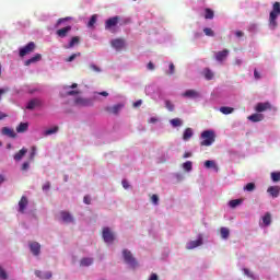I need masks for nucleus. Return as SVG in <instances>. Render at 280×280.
Instances as JSON below:
<instances>
[{
  "mask_svg": "<svg viewBox=\"0 0 280 280\" xmlns=\"http://www.w3.org/2000/svg\"><path fill=\"white\" fill-rule=\"evenodd\" d=\"M122 257H124L125 264H128V266H131V268H137L138 266L137 259H135V256H132V253L130 250L124 249Z\"/></svg>",
  "mask_w": 280,
  "mask_h": 280,
  "instance_id": "obj_4",
  "label": "nucleus"
},
{
  "mask_svg": "<svg viewBox=\"0 0 280 280\" xmlns=\"http://www.w3.org/2000/svg\"><path fill=\"white\" fill-rule=\"evenodd\" d=\"M96 23H97V15H92L88 23V26L93 27Z\"/></svg>",
  "mask_w": 280,
  "mask_h": 280,
  "instance_id": "obj_39",
  "label": "nucleus"
},
{
  "mask_svg": "<svg viewBox=\"0 0 280 280\" xmlns=\"http://www.w3.org/2000/svg\"><path fill=\"white\" fill-rule=\"evenodd\" d=\"M83 202H84L85 205H91V197H90V196H84Z\"/></svg>",
  "mask_w": 280,
  "mask_h": 280,
  "instance_id": "obj_50",
  "label": "nucleus"
},
{
  "mask_svg": "<svg viewBox=\"0 0 280 280\" xmlns=\"http://www.w3.org/2000/svg\"><path fill=\"white\" fill-rule=\"evenodd\" d=\"M38 104H39L38 100H32L27 103L26 108L28 110H34L36 106H38Z\"/></svg>",
  "mask_w": 280,
  "mask_h": 280,
  "instance_id": "obj_30",
  "label": "nucleus"
},
{
  "mask_svg": "<svg viewBox=\"0 0 280 280\" xmlns=\"http://www.w3.org/2000/svg\"><path fill=\"white\" fill-rule=\"evenodd\" d=\"M271 223H272V215L270 214V212H267L262 217V224L264 226H270Z\"/></svg>",
  "mask_w": 280,
  "mask_h": 280,
  "instance_id": "obj_25",
  "label": "nucleus"
},
{
  "mask_svg": "<svg viewBox=\"0 0 280 280\" xmlns=\"http://www.w3.org/2000/svg\"><path fill=\"white\" fill-rule=\"evenodd\" d=\"M2 135L5 137H10V139H16V132H14V129H11L9 127L2 128Z\"/></svg>",
  "mask_w": 280,
  "mask_h": 280,
  "instance_id": "obj_19",
  "label": "nucleus"
},
{
  "mask_svg": "<svg viewBox=\"0 0 280 280\" xmlns=\"http://www.w3.org/2000/svg\"><path fill=\"white\" fill-rule=\"evenodd\" d=\"M28 129H30L28 122H20V125L16 127V132L19 133L27 132Z\"/></svg>",
  "mask_w": 280,
  "mask_h": 280,
  "instance_id": "obj_24",
  "label": "nucleus"
},
{
  "mask_svg": "<svg viewBox=\"0 0 280 280\" xmlns=\"http://www.w3.org/2000/svg\"><path fill=\"white\" fill-rule=\"evenodd\" d=\"M110 45L116 51H121L126 47V40L121 38H116L110 42Z\"/></svg>",
  "mask_w": 280,
  "mask_h": 280,
  "instance_id": "obj_8",
  "label": "nucleus"
},
{
  "mask_svg": "<svg viewBox=\"0 0 280 280\" xmlns=\"http://www.w3.org/2000/svg\"><path fill=\"white\" fill-rule=\"evenodd\" d=\"M215 16V13L213 12V10L206 8L205 9V19L207 20H211Z\"/></svg>",
  "mask_w": 280,
  "mask_h": 280,
  "instance_id": "obj_31",
  "label": "nucleus"
},
{
  "mask_svg": "<svg viewBox=\"0 0 280 280\" xmlns=\"http://www.w3.org/2000/svg\"><path fill=\"white\" fill-rule=\"evenodd\" d=\"M60 215H61L62 222H65L66 224H71V222H74L73 215H71L67 211H61Z\"/></svg>",
  "mask_w": 280,
  "mask_h": 280,
  "instance_id": "obj_15",
  "label": "nucleus"
},
{
  "mask_svg": "<svg viewBox=\"0 0 280 280\" xmlns=\"http://www.w3.org/2000/svg\"><path fill=\"white\" fill-rule=\"evenodd\" d=\"M267 194L271 195L272 198H279L280 187L279 186H270L267 189Z\"/></svg>",
  "mask_w": 280,
  "mask_h": 280,
  "instance_id": "obj_17",
  "label": "nucleus"
},
{
  "mask_svg": "<svg viewBox=\"0 0 280 280\" xmlns=\"http://www.w3.org/2000/svg\"><path fill=\"white\" fill-rule=\"evenodd\" d=\"M213 71H211V69L206 68L203 70V77L206 78V80H213Z\"/></svg>",
  "mask_w": 280,
  "mask_h": 280,
  "instance_id": "obj_32",
  "label": "nucleus"
},
{
  "mask_svg": "<svg viewBox=\"0 0 280 280\" xmlns=\"http://www.w3.org/2000/svg\"><path fill=\"white\" fill-rule=\"evenodd\" d=\"M93 264V258L81 259V266H91Z\"/></svg>",
  "mask_w": 280,
  "mask_h": 280,
  "instance_id": "obj_38",
  "label": "nucleus"
},
{
  "mask_svg": "<svg viewBox=\"0 0 280 280\" xmlns=\"http://www.w3.org/2000/svg\"><path fill=\"white\" fill-rule=\"evenodd\" d=\"M235 36H237V38H242V36H244V32H242V31H236V32H235Z\"/></svg>",
  "mask_w": 280,
  "mask_h": 280,
  "instance_id": "obj_55",
  "label": "nucleus"
},
{
  "mask_svg": "<svg viewBox=\"0 0 280 280\" xmlns=\"http://www.w3.org/2000/svg\"><path fill=\"white\" fill-rule=\"evenodd\" d=\"M147 67L150 71H154V63H152V61H150Z\"/></svg>",
  "mask_w": 280,
  "mask_h": 280,
  "instance_id": "obj_54",
  "label": "nucleus"
},
{
  "mask_svg": "<svg viewBox=\"0 0 280 280\" xmlns=\"http://www.w3.org/2000/svg\"><path fill=\"white\" fill-rule=\"evenodd\" d=\"M69 32H71V26H66L57 30L56 34L59 38H67V36H69Z\"/></svg>",
  "mask_w": 280,
  "mask_h": 280,
  "instance_id": "obj_13",
  "label": "nucleus"
},
{
  "mask_svg": "<svg viewBox=\"0 0 280 280\" xmlns=\"http://www.w3.org/2000/svg\"><path fill=\"white\" fill-rule=\"evenodd\" d=\"M2 183H5V177H4L3 175H0V185H1Z\"/></svg>",
  "mask_w": 280,
  "mask_h": 280,
  "instance_id": "obj_64",
  "label": "nucleus"
},
{
  "mask_svg": "<svg viewBox=\"0 0 280 280\" xmlns=\"http://www.w3.org/2000/svg\"><path fill=\"white\" fill-rule=\"evenodd\" d=\"M82 56V52H74L70 57L66 58V62H73L77 58H80Z\"/></svg>",
  "mask_w": 280,
  "mask_h": 280,
  "instance_id": "obj_34",
  "label": "nucleus"
},
{
  "mask_svg": "<svg viewBox=\"0 0 280 280\" xmlns=\"http://www.w3.org/2000/svg\"><path fill=\"white\" fill-rule=\"evenodd\" d=\"M34 156H36V147H32L31 149V155H30L31 161H34Z\"/></svg>",
  "mask_w": 280,
  "mask_h": 280,
  "instance_id": "obj_46",
  "label": "nucleus"
},
{
  "mask_svg": "<svg viewBox=\"0 0 280 280\" xmlns=\"http://www.w3.org/2000/svg\"><path fill=\"white\" fill-rule=\"evenodd\" d=\"M31 253L35 256L40 255V244L38 242H33L30 244Z\"/></svg>",
  "mask_w": 280,
  "mask_h": 280,
  "instance_id": "obj_18",
  "label": "nucleus"
},
{
  "mask_svg": "<svg viewBox=\"0 0 280 280\" xmlns=\"http://www.w3.org/2000/svg\"><path fill=\"white\" fill-rule=\"evenodd\" d=\"M142 102L141 101H137L133 103V107L137 108L139 106H141Z\"/></svg>",
  "mask_w": 280,
  "mask_h": 280,
  "instance_id": "obj_60",
  "label": "nucleus"
},
{
  "mask_svg": "<svg viewBox=\"0 0 280 280\" xmlns=\"http://www.w3.org/2000/svg\"><path fill=\"white\" fill-rule=\"evenodd\" d=\"M200 145L205 148H209L215 143V132L213 130H205L200 135Z\"/></svg>",
  "mask_w": 280,
  "mask_h": 280,
  "instance_id": "obj_2",
  "label": "nucleus"
},
{
  "mask_svg": "<svg viewBox=\"0 0 280 280\" xmlns=\"http://www.w3.org/2000/svg\"><path fill=\"white\" fill-rule=\"evenodd\" d=\"M170 124L173 126V128H178L183 126V120L180 118H173L170 120Z\"/></svg>",
  "mask_w": 280,
  "mask_h": 280,
  "instance_id": "obj_28",
  "label": "nucleus"
},
{
  "mask_svg": "<svg viewBox=\"0 0 280 280\" xmlns=\"http://www.w3.org/2000/svg\"><path fill=\"white\" fill-rule=\"evenodd\" d=\"M183 167H184L185 172H191V170H192V163H191V161L185 162V163L183 164Z\"/></svg>",
  "mask_w": 280,
  "mask_h": 280,
  "instance_id": "obj_37",
  "label": "nucleus"
},
{
  "mask_svg": "<svg viewBox=\"0 0 280 280\" xmlns=\"http://www.w3.org/2000/svg\"><path fill=\"white\" fill-rule=\"evenodd\" d=\"M40 60H43V55L36 54L34 57L25 61V67H30V65H34L36 62H40Z\"/></svg>",
  "mask_w": 280,
  "mask_h": 280,
  "instance_id": "obj_16",
  "label": "nucleus"
},
{
  "mask_svg": "<svg viewBox=\"0 0 280 280\" xmlns=\"http://www.w3.org/2000/svg\"><path fill=\"white\" fill-rule=\"evenodd\" d=\"M231 209H235V207H240L242 205V199H233L229 202Z\"/></svg>",
  "mask_w": 280,
  "mask_h": 280,
  "instance_id": "obj_35",
  "label": "nucleus"
},
{
  "mask_svg": "<svg viewBox=\"0 0 280 280\" xmlns=\"http://www.w3.org/2000/svg\"><path fill=\"white\" fill-rule=\"evenodd\" d=\"M27 205H30V200L27 199V197L22 196L19 201V212L25 213V210L27 209Z\"/></svg>",
  "mask_w": 280,
  "mask_h": 280,
  "instance_id": "obj_11",
  "label": "nucleus"
},
{
  "mask_svg": "<svg viewBox=\"0 0 280 280\" xmlns=\"http://www.w3.org/2000/svg\"><path fill=\"white\" fill-rule=\"evenodd\" d=\"M58 130H59L58 126H55L50 129H47V130L44 131V137H49L51 135H56V132H58Z\"/></svg>",
  "mask_w": 280,
  "mask_h": 280,
  "instance_id": "obj_27",
  "label": "nucleus"
},
{
  "mask_svg": "<svg viewBox=\"0 0 280 280\" xmlns=\"http://www.w3.org/2000/svg\"><path fill=\"white\" fill-rule=\"evenodd\" d=\"M43 191H49V189H51V184L49 182H46L43 187H42Z\"/></svg>",
  "mask_w": 280,
  "mask_h": 280,
  "instance_id": "obj_45",
  "label": "nucleus"
},
{
  "mask_svg": "<svg viewBox=\"0 0 280 280\" xmlns=\"http://www.w3.org/2000/svg\"><path fill=\"white\" fill-rule=\"evenodd\" d=\"M245 191H255V183H248L245 187H244Z\"/></svg>",
  "mask_w": 280,
  "mask_h": 280,
  "instance_id": "obj_40",
  "label": "nucleus"
},
{
  "mask_svg": "<svg viewBox=\"0 0 280 280\" xmlns=\"http://www.w3.org/2000/svg\"><path fill=\"white\" fill-rule=\"evenodd\" d=\"M90 69H91V71H95V73H100L102 71V69H100V67H97L96 65H93V63L90 65Z\"/></svg>",
  "mask_w": 280,
  "mask_h": 280,
  "instance_id": "obj_44",
  "label": "nucleus"
},
{
  "mask_svg": "<svg viewBox=\"0 0 280 280\" xmlns=\"http://www.w3.org/2000/svg\"><path fill=\"white\" fill-rule=\"evenodd\" d=\"M233 110H235L233 107H220V113H222L223 115H231V113H233Z\"/></svg>",
  "mask_w": 280,
  "mask_h": 280,
  "instance_id": "obj_33",
  "label": "nucleus"
},
{
  "mask_svg": "<svg viewBox=\"0 0 280 280\" xmlns=\"http://www.w3.org/2000/svg\"><path fill=\"white\" fill-rule=\"evenodd\" d=\"M44 279H51V272H46Z\"/></svg>",
  "mask_w": 280,
  "mask_h": 280,
  "instance_id": "obj_62",
  "label": "nucleus"
},
{
  "mask_svg": "<svg viewBox=\"0 0 280 280\" xmlns=\"http://www.w3.org/2000/svg\"><path fill=\"white\" fill-rule=\"evenodd\" d=\"M149 280H159V276L156 273H152Z\"/></svg>",
  "mask_w": 280,
  "mask_h": 280,
  "instance_id": "obj_57",
  "label": "nucleus"
},
{
  "mask_svg": "<svg viewBox=\"0 0 280 280\" xmlns=\"http://www.w3.org/2000/svg\"><path fill=\"white\" fill-rule=\"evenodd\" d=\"M247 119H249V121H253L254 124H257V121H264V116L262 114H258L257 112L256 114L248 116Z\"/></svg>",
  "mask_w": 280,
  "mask_h": 280,
  "instance_id": "obj_20",
  "label": "nucleus"
},
{
  "mask_svg": "<svg viewBox=\"0 0 280 280\" xmlns=\"http://www.w3.org/2000/svg\"><path fill=\"white\" fill-rule=\"evenodd\" d=\"M280 16V2H275L272 4V10L269 13V27L270 30H277L279 27V23L277 19Z\"/></svg>",
  "mask_w": 280,
  "mask_h": 280,
  "instance_id": "obj_1",
  "label": "nucleus"
},
{
  "mask_svg": "<svg viewBox=\"0 0 280 280\" xmlns=\"http://www.w3.org/2000/svg\"><path fill=\"white\" fill-rule=\"evenodd\" d=\"M74 45H80V36H74L70 39L69 44L65 47L66 49H73Z\"/></svg>",
  "mask_w": 280,
  "mask_h": 280,
  "instance_id": "obj_22",
  "label": "nucleus"
},
{
  "mask_svg": "<svg viewBox=\"0 0 280 280\" xmlns=\"http://www.w3.org/2000/svg\"><path fill=\"white\" fill-rule=\"evenodd\" d=\"M151 201H152L154 205H159V195H152Z\"/></svg>",
  "mask_w": 280,
  "mask_h": 280,
  "instance_id": "obj_47",
  "label": "nucleus"
},
{
  "mask_svg": "<svg viewBox=\"0 0 280 280\" xmlns=\"http://www.w3.org/2000/svg\"><path fill=\"white\" fill-rule=\"evenodd\" d=\"M70 20H71V18L59 19V20L57 21V25H60V23H65V21H70Z\"/></svg>",
  "mask_w": 280,
  "mask_h": 280,
  "instance_id": "obj_51",
  "label": "nucleus"
},
{
  "mask_svg": "<svg viewBox=\"0 0 280 280\" xmlns=\"http://www.w3.org/2000/svg\"><path fill=\"white\" fill-rule=\"evenodd\" d=\"M203 33L206 34V36H215V33L210 27L203 28Z\"/></svg>",
  "mask_w": 280,
  "mask_h": 280,
  "instance_id": "obj_41",
  "label": "nucleus"
},
{
  "mask_svg": "<svg viewBox=\"0 0 280 280\" xmlns=\"http://www.w3.org/2000/svg\"><path fill=\"white\" fill-rule=\"evenodd\" d=\"M254 78L256 80H259V78H261V75L259 74V71H257V69L254 70Z\"/></svg>",
  "mask_w": 280,
  "mask_h": 280,
  "instance_id": "obj_53",
  "label": "nucleus"
},
{
  "mask_svg": "<svg viewBox=\"0 0 280 280\" xmlns=\"http://www.w3.org/2000/svg\"><path fill=\"white\" fill-rule=\"evenodd\" d=\"M205 167L207 168V170H213L214 172H218V164H215V161H213V160H207L206 162H205Z\"/></svg>",
  "mask_w": 280,
  "mask_h": 280,
  "instance_id": "obj_21",
  "label": "nucleus"
},
{
  "mask_svg": "<svg viewBox=\"0 0 280 280\" xmlns=\"http://www.w3.org/2000/svg\"><path fill=\"white\" fill-rule=\"evenodd\" d=\"M198 246H202V237H199L197 241H190L187 243V250H194V248H198Z\"/></svg>",
  "mask_w": 280,
  "mask_h": 280,
  "instance_id": "obj_12",
  "label": "nucleus"
},
{
  "mask_svg": "<svg viewBox=\"0 0 280 280\" xmlns=\"http://www.w3.org/2000/svg\"><path fill=\"white\" fill-rule=\"evenodd\" d=\"M100 95H102L103 97H108V92H100Z\"/></svg>",
  "mask_w": 280,
  "mask_h": 280,
  "instance_id": "obj_63",
  "label": "nucleus"
},
{
  "mask_svg": "<svg viewBox=\"0 0 280 280\" xmlns=\"http://www.w3.org/2000/svg\"><path fill=\"white\" fill-rule=\"evenodd\" d=\"M0 279H8V273L5 272V270H3V267L0 266Z\"/></svg>",
  "mask_w": 280,
  "mask_h": 280,
  "instance_id": "obj_43",
  "label": "nucleus"
},
{
  "mask_svg": "<svg viewBox=\"0 0 280 280\" xmlns=\"http://www.w3.org/2000/svg\"><path fill=\"white\" fill-rule=\"evenodd\" d=\"M5 117H8V114L0 112V121L1 119H5Z\"/></svg>",
  "mask_w": 280,
  "mask_h": 280,
  "instance_id": "obj_59",
  "label": "nucleus"
},
{
  "mask_svg": "<svg viewBox=\"0 0 280 280\" xmlns=\"http://www.w3.org/2000/svg\"><path fill=\"white\" fill-rule=\"evenodd\" d=\"M191 137H194V129L186 128L184 130V133H183V140L184 141H189V139H191Z\"/></svg>",
  "mask_w": 280,
  "mask_h": 280,
  "instance_id": "obj_23",
  "label": "nucleus"
},
{
  "mask_svg": "<svg viewBox=\"0 0 280 280\" xmlns=\"http://www.w3.org/2000/svg\"><path fill=\"white\" fill-rule=\"evenodd\" d=\"M8 89H0V100H1V95H5V93H8Z\"/></svg>",
  "mask_w": 280,
  "mask_h": 280,
  "instance_id": "obj_58",
  "label": "nucleus"
},
{
  "mask_svg": "<svg viewBox=\"0 0 280 280\" xmlns=\"http://www.w3.org/2000/svg\"><path fill=\"white\" fill-rule=\"evenodd\" d=\"M220 233L223 240H229V235H231L229 228H221Z\"/></svg>",
  "mask_w": 280,
  "mask_h": 280,
  "instance_id": "obj_29",
  "label": "nucleus"
},
{
  "mask_svg": "<svg viewBox=\"0 0 280 280\" xmlns=\"http://www.w3.org/2000/svg\"><path fill=\"white\" fill-rule=\"evenodd\" d=\"M36 49V44L34 42H30L26 46L20 48V58H25L28 54H32Z\"/></svg>",
  "mask_w": 280,
  "mask_h": 280,
  "instance_id": "obj_6",
  "label": "nucleus"
},
{
  "mask_svg": "<svg viewBox=\"0 0 280 280\" xmlns=\"http://www.w3.org/2000/svg\"><path fill=\"white\" fill-rule=\"evenodd\" d=\"M168 69H170V74H171V75H174V72H175V69H176V67L174 66V63H170Z\"/></svg>",
  "mask_w": 280,
  "mask_h": 280,
  "instance_id": "obj_48",
  "label": "nucleus"
},
{
  "mask_svg": "<svg viewBox=\"0 0 280 280\" xmlns=\"http://www.w3.org/2000/svg\"><path fill=\"white\" fill-rule=\"evenodd\" d=\"M165 106L167 110H170L171 113H174V105L172 104L171 101H165Z\"/></svg>",
  "mask_w": 280,
  "mask_h": 280,
  "instance_id": "obj_42",
  "label": "nucleus"
},
{
  "mask_svg": "<svg viewBox=\"0 0 280 280\" xmlns=\"http://www.w3.org/2000/svg\"><path fill=\"white\" fill-rule=\"evenodd\" d=\"M121 18L119 15L112 16L105 21V30L112 34L117 33V25H119Z\"/></svg>",
  "mask_w": 280,
  "mask_h": 280,
  "instance_id": "obj_3",
  "label": "nucleus"
},
{
  "mask_svg": "<svg viewBox=\"0 0 280 280\" xmlns=\"http://www.w3.org/2000/svg\"><path fill=\"white\" fill-rule=\"evenodd\" d=\"M271 180L273 183H279V180H280V172H272L271 173Z\"/></svg>",
  "mask_w": 280,
  "mask_h": 280,
  "instance_id": "obj_36",
  "label": "nucleus"
},
{
  "mask_svg": "<svg viewBox=\"0 0 280 280\" xmlns=\"http://www.w3.org/2000/svg\"><path fill=\"white\" fill-rule=\"evenodd\" d=\"M122 187H124V189H128V187H130V184H128V180H126V179H122Z\"/></svg>",
  "mask_w": 280,
  "mask_h": 280,
  "instance_id": "obj_52",
  "label": "nucleus"
},
{
  "mask_svg": "<svg viewBox=\"0 0 280 280\" xmlns=\"http://www.w3.org/2000/svg\"><path fill=\"white\" fill-rule=\"evenodd\" d=\"M228 57H229V49H223L215 54V60H218V62H222L226 60Z\"/></svg>",
  "mask_w": 280,
  "mask_h": 280,
  "instance_id": "obj_14",
  "label": "nucleus"
},
{
  "mask_svg": "<svg viewBox=\"0 0 280 280\" xmlns=\"http://www.w3.org/2000/svg\"><path fill=\"white\" fill-rule=\"evenodd\" d=\"M182 97H186L187 100H198V97H200V92L196 90H187L182 94Z\"/></svg>",
  "mask_w": 280,
  "mask_h": 280,
  "instance_id": "obj_10",
  "label": "nucleus"
},
{
  "mask_svg": "<svg viewBox=\"0 0 280 280\" xmlns=\"http://www.w3.org/2000/svg\"><path fill=\"white\" fill-rule=\"evenodd\" d=\"M79 93L80 92L72 90V91L67 92V95H78Z\"/></svg>",
  "mask_w": 280,
  "mask_h": 280,
  "instance_id": "obj_56",
  "label": "nucleus"
},
{
  "mask_svg": "<svg viewBox=\"0 0 280 280\" xmlns=\"http://www.w3.org/2000/svg\"><path fill=\"white\" fill-rule=\"evenodd\" d=\"M256 113H266V110L277 112V107L272 106L270 102L257 103L255 106Z\"/></svg>",
  "mask_w": 280,
  "mask_h": 280,
  "instance_id": "obj_5",
  "label": "nucleus"
},
{
  "mask_svg": "<svg viewBox=\"0 0 280 280\" xmlns=\"http://www.w3.org/2000/svg\"><path fill=\"white\" fill-rule=\"evenodd\" d=\"M121 108H124V104L119 103V104H116L114 106L105 107V110L109 115H119V110H121Z\"/></svg>",
  "mask_w": 280,
  "mask_h": 280,
  "instance_id": "obj_9",
  "label": "nucleus"
},
{
  "mask_svg": "<svg viewBox=\"0 0 280 280\" xmlns=\"http://www.w3.org/2000/svg\"><path fill=\"white\" fill-rule=\"evenodd\" d=\"M190 156H191L190 152H185L183 155L184 159H189Z\"/></svg>",
  "mask_w": 280,
  "mask_h": 280,
  "instance_id": "obj_61",
  "label": "nucleus"
},
{
  "mask_svg": "<svg viewBox=\"0 0 280 280\" xmlns=\"http://www.w3.org/2000/svg\"><path fill=\"white\" fill-rule=\"evenodd\" d=\"M26 170H30V163L28 162H24L22 164V171L25 172Z\"/></svg>",
  "mask_w": 280,
  "mask_h": 280,
  "instance_id": "obj_49",
  "label": "nucleus"
},
{
  "mask_svg": "<svg viewBox=\"0 0 280 280\" xmlns=\"http://www.w3.org/2000/svg\"><path fill=\"white\" fill-rule=\"evenodd\" d=\"M25 154H27V149L23 148L18 153L14 154V160L21 161V159H23Z\"/></svg>",
  "mask_w": 280,
  "mask_h": 280,
  "instance_id": "obj_26",
  "label": "nucleus"
},
{
  "mask_svg": "<svg viewBox=\"0 0 280 280\" xmlns=\"http://www.w3.org/2000/svg\"><path fill=\"white\" fill-rule=\"evenodd\" d=\"M103 240L106 244H113L115 242V234L110 231V228L103 229Z\"/></svg>",
  "mask_w": 280,
  "mask_h": 280,
  "instance_id": "obj_7",
  "label": "nucleus"
}]
</instances>
